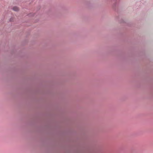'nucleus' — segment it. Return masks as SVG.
Segmentation results:
<instances>
[{
  "instance_id": "obj_1",
  "label": "nucleus",
  "mask_w": 153,
  "mask_h": 153,
  "mask_svg": "<svg viewBox=\"0 0 153 153\" xmlns=\"http://www.w3.org/2000/svg\"><path fill=\"white\" fill-rule=\"evenodd\" d=\"M13 10L15 11H18L19 10V8L18 7L15 6L13 7Z\"/></svg>"
},
{
  "instance_id": "obj_2",
  "label": "nucleus",
  "mask_w": 153,
  "mask_h": 153,
  "mask_svg": "<svg viewBox=\"0 0 153 153\" xmlns=\"http://www.w3.org/2000/svg\"><path fill=\"white\" fill-rule=\"evenodd\" d=\"M10 21H12V20H11L10 19Z\"/></svg>"
}]
</instances>
